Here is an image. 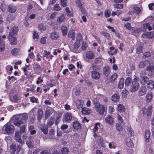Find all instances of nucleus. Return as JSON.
I'll return each instance as SVG.
<instances>
[{
	"label": "nucleus",
	"instance_id": "nucleus-1",
	"mask_svg": "<svg viewBox=\"0 0 154 154\" xmlns=\"http://www.w3.org/2000/svg\"><path fill=\"white\" fill-rule=\"evenodd\" d=\"M19 30L18 27L14 26L10 29V44L12 45H16L17 43V39L15 36L17 35Z\"/></svg>",
	"mask_w": 154,
	"mask_h": 154
},
{
	"label": "nucleus",
	"instance_id": "nucleus-2",
	"mask_svg": "<svg viewBox=\"0 0 154 154\" xmlns=\"http://www.w3.org/2000/svg\"><path fill=\"white\" fill-rule=\"evenodd\" d=\"M139 79V78L137 77L133 79L130 87V91L131 92H135L137 91L139 88L140 84Z\"/></svg>",
	"mask_w": 154,
	"mask_h": 154
},
{
	"label": "nucleus",
	"instance_id": "nucleus-3",
	"mask_svg": "<svg viewBox=\"0 0 154 154\" xmlns=\"http://www.w3.org/2000/svg\"><path fill=\"white\" fill-rule=\"evenodd\" d=\"M80 45V43L79 41H77L72 45L70 46V49L72 51L76 53H79L81 51V50L79 48Z\"/></svg>",
	"mask_w": 154,
	"mask_h": 154
},
{
	"label": "nucleus",
	"instance_id": "nucleus-4",
	"mask_svg": "<svg viewBox=\"0 0 154 154\" xmlns=\"http://www.w3.org/2000/svg\"><path fill=\"white\" fill-rule=\"evenodd\" d=\"M14 123L16 126L19 127L21 125L23 124V121L22 120L18 115H15L12 118Z\"/></svg>",
	"mask_w": 154,
	"mask_h": 154
},
{
	"label": "nucleus",
	"instance_id": "nucleus-5",
	"mask_svg": "<svg viewBox=\"0 0 154 154\" xmlns=\"http://www.w3.org/2000/svg\"><path fill=\"white\" fill-rule=\"evenodd\" d=\"M142 113L144 116H151L152 112V107L151 106H149L146 109H143L142 110Z\"/></svg>",
	"mask_w": 154,
	"mask_h": 154
},
{
	"label": "nucleus",
	"instance_id": "nucleus-6",
	"mask_svg": "<svg viewBox=\"0 0 154 154\" xmlns=\"http://www.w3.org/2000/svg\"><path fill=\"white\" fill-rule=\"evenodd\" d=\"M96 111L100 114L103 115L105 111V107L104 106L102 105L99 104L96 107H95Z\"/></svg>",
	"mask_w": 154,
	"mask_h": 154
},
{
	"label": "nucleus",
	"instance_id": "nucleus-7",
	"mask_svg": "<svg viewBox=\"0 0 154 154\" xmlns=\"http://www.w3.org/2000/svg\"><path fill=\"white\" fill-rule=\"evenodd\" d=\"M146 70L148 72L149 75L152 76L154 75V67L151 61L148 66L146 67Z\"/></svg>",
	"mask_w": 154,
	"mask_h": 154
},
{
	"label": "nucleus",
	"instance_id": "nucleus-8",
	"mask_svg": "<svg viewBox=\"0 0 154 154\" xmlns=\"http://www.w3.org/2000/svg\"><path fill=\"white\" fill-rule=\"evenodd\" d=\"M2 130L5 134H10V121L3 126Z\"/></svg>",
	"mask_w": 154,
	"mask_h": 154
},
{
	"label": "nucleus",
	"instance_id": "nucleus-9",
	"mask_svg": "<svg viewBox=\"0 0 154 154\" xmlns=\"http://www.w3.org/2000/svg\"><path fill=\"white\" fill-rule=\"evenodd\" d=\"M151 61L150 60H146L144 61H141L139 63L138 65L139 67L140 68H144L148 66L149 63H151Z\"/></svg>",
	"mask_w": 154,
	"mask_h": 154
},
{
	"label": "nucleus",
	"instance_id": "nucleus-10",
	"mask_svg": "<svg viewBox=\"0 0 154 154\" xmlns=\"http://www.w3.org/2000/svg\"><path fill=\"white\" fill-rule=\"evenodd\" d=\"M14 139L17 142L20 143V142H22L21 134L20 132H19L18 130H17L15 131Z\"/></svg>",
	"mask_w": 154,
	"mask_h": 154
},
{
	"label": "nucleus",
	"instance_id": "nucleus-11",
	"mask_svg": "<svg viewBox=\"0 0 154 154\" xmlns=\"http://www.w3.org/2000/svg\"><path fill=\"white\" fill-rule=\"evenodd\" d=\"M105 120L106 122L110 125H113L115 123L114 118L111 116H108L105 118Z\"/></svg>",
	"mask_w": 154,
	"mask_h": 154
},
{
	"label": "nucleus",
	"instance_id": "nucleus-12",
	"mask_svg": "<svg viewBox=\"0 0 154 154\" xmlns=\"http://www.w3.org/2000/svg\"><path fill=\"white\" fill-rule=\"evenodd\" d=\"M147 91L146 88L145 86H141L139 90L138 94L139 96H141L145 95Z\"/></svg>",
	"mask_w": 154,
	"mask_h": 154
},
{
	"label": "nucleus",
	"instance_id": "nucleus-13",
	"mask_svg": "<svg viewBox=\"0 0 154 154\" xmlns=\"http://www.w3.org/2000/svg\"><path fill=\"white\" fill-rule=\"evenodd\" d=\"M92 78L95 80L98 79L100 76V74L96 70H93L91 72Z\"/></svg>",
	"mask_w": 154,
	"mask_h": 154
},
{
	"label": "nucleus",
	"instance_id": "nucleus-14",
	"mask_svg": "<svg viewBox=\"0 0 154 154\" xmlns=\"http://www.w3.org/2000/svg\"><path fill=\"white\" fill-rule=\"evenodd\" d=\"M59 37V33L55 31L52 32L50 34V38L53 40H56Z\"/></svg>",
	"mask_w": 154,
	"mask_h": 154
},
{
	"label": "nucleus",
	"instance_id": "nucleus-15",
	"mask_svg": "<svg viewBox=\"0 0 154 154\" xmlns=\"http://www.w3.org/2000/svg\"><path fill=\"white\" fill-rule=\"evenodd\" d=\"M33 138L34 137L31 136H29L28 138V140L26 142V143L29 148L32 147L33 145L34 142Z\"/></svg>",
	"mask_w": 154,
	"mask_h": 154
},
{
	"label": "nucleus",
	"instance_id": "nucleus-16",
	"mask_svg": "<svg viewBox=\"0 0 154 154\" xmlns=\"http://www.w3.org/2000/svg\"><path fill=\"white\" fill-rule=\"evenodd\" d=\"M65 121L69 122L72 120L73 116L70 112H67L64 115Z\"/></svg>",
	"mask_w": 154,
	"mask_h": 154
},
{
	"label": "nucleus",
	"instance_id": "nucleus-17",
	"mask_svg": "<svg viewBox=\"0 0 154 154\" xmlns=\"http://www.w3.org/2000/svg\"><path fill=\"white\" fill-rule=\"evenodd\" d=\"M72 126L74 129L78 130L80 129L81 127V124L76 121L73 122Z\"/></svg>",
	"mask_w": 154,
	"mask_h": 154
},
{
	"label": "nucleus",
	"instance_id": "nucleus-18",
	"mask_svg": "<svg viewBox=\"0 0 154 154\" xmlns=\"http://www.w3.org/2000/svg\"><path fill=\"white\" fill-rule=\"evenodd\" d=\"M110 72V68L108 66H106L103 68V73L106 77L109 75Z\"/></svg>",
	"mask_w": 154,
	"mask_h": 154
},
{
	"label": "nucleus",
	"instance_id": "nucleus-19",
	"mask_svg": "<svg viewBox=\"0 0 154 154\" xmlns=\"http://www.w3.org/2000/svg\"><path fill=\"white\" fill-rule=\"evenodd\" d=\"M86 55L87 58L89 60L93 59L95 57L94 53L91 51L87 52Z\"/></svg>",
	"mask_w": 154,
	"mask_h": 154
},
{
	"label": "nucleus",
	"instance_id": "nucleus-20",
	"mask_svg": "<svg viewBox=\"0 0 154 154\" xmlns=\"http://www.w3.org/2000/svg\"><path fill=\"white\" fill-rule=\"evenodd\" d=\"M43 115V112L42 109H39L38 112L37 119L39 122H41V120Z\"/></svg>",
	"mask_w": 154,
	"mask_h": 154
},
{
	"label": "nucleus",
	"instance_id": "nucleus-21",
	"mask_svg": "<svg viewBox=\"0 0 154 154\" xmlns=\"http://www.w3.org/2000/svg\"><path fill=\"white\" fill-rule=\"evenodd\" d=\"M82 113L85 115H89L91 112V109L86 107L82 108Z\"/></svg>",
	"mask_w": 154,
	"mask_h": 154
},
{
	"label": "nucleus",
	"instance_id": "nucleus-22",
	"mask_svg": "<svg viewBox=\"0 0 154 154\" xmlns=\"http://www.w3.org/2000/svg\"><path fill=\"white\" fill-rule=\"evenodd\" d=\"M21 118L22 121L26 120L28 117V115L27 113H24L18 115Z\"/></svg>",
	"mask_w": 154,
	"mask_h": 154
},
{
	"label": "nucleus",
	"instance_id": "nucleus-23",
	"mask_svg": "<svg viewBox=\"0 0 154 154\" xmlns=\"http://www.w3.org/2000/svg\"><path fill=\"white\" fill-rule=\"evenodd\" d=\"M152 97V93L151 92H148L146 97V102L148 103L150 102L151 100Z\"/></svg>",
	"mask_w": 154,
	"mask_h": 154
},
{
	"label": "nucleus",
	"instance_id": "nucleus-24",
	"mask_svg": "<svg viewBox=\"0 0 154 154\" xmlns=\"http://www.w3.org/2000/svg\"><path fill=\"white\" fill-rule=\"evenodd\" d=\"M40 129L46 135L48 133V128L47 127L44 125L41 126Z\"/></svg>",
	"mask_w": 154,
	"mask_h": 154
},
{
	"label": "nucleus",
	"instance_id": "nucleus-25",
	"mask_svg": "<svg viewBox=\"0 0 154 154\" xmlns=\"http://www.w3.org/2000/svg\"><path fill=\"white\" fill-rule=\"evenodd\" d=\"M62 34L63 36L66 35L68 31L67 27L65 26H62L61 27Z\"/></svg>",
	"mask_w": 154,
	"mask_h": 154
},
{
	"label": "nucleus",
	"instance_id": "nucleus-26",
	"mask_svg": "<svg viewBox=\"0 0 154 154\" xmlns=\"http://www.w3.org/2000/svg\"><path fill=\"white\" fill-rule=\"evenodd\" d=\"M124 79L123 78H121L118 85V88L120 89H122L124 87Z\"/></svg>",
	"mask_w": 154,
	"mask_h": 154
},
{
	"label": "nucleus",
	"instance_id": "nucleus-27",
	"mask_svg": "<svg viewBox=\"0 0 154 154\" xmlns=\"http://www.w3.org/2000/svg\"><path fill=\"white\" fill-rule=\"evenodd\" d=\"M126 143L127 146L129 147H132L133 146V143L130 137H127L126 139Z\"/></svg>",
	"mask_w": 154,
	"mask_h": 154
},
{
	"label": "nucleus",
	"instance_id": "nucleus-28",
	"mask_svg": "<svg viewBox=\"0 0 154 154\" xmlns=\"http://www.w3.org/2000/svg\"><path fill=\"white\" fill-rule=\"evenodd\" d=\"M83 104L84 102L82 100H78L76 102V104L78 109L82 108Z\"/></svg>",
	"mask_w": 154,
	"mask_h": 154
},
{
	"label": "nucleus",
	"instance_id": "nucleus-29",
	"mask_svg": "<svg viewBox=\"0 0 154 154\" xmlns=\"http://www.w3.org/2000/svg\"><path fill=\"white\" fill-rule=\"evenodd\" d=\"M120 99V97L119 95L116 94H115L113 95L112 97V100L114 102H117L119 101Z\"/></svg>",
	"mask_w": 154,
	"mask_h": 154
},
{
	"label": "nucleus",
	"instance_id": "nucleus-30",
	"mask_svg": "<svg viewBox=\"0 0 154 154\" xmlns=\"http://www.w3.org/2000/svg\"><path fill=\"white\" fill-rule=\"evenodd\" d=\"M147 87L152 89L154 88V81L152 80H149L147 83Z\"/></svg>",
	"mask_w": 154,
	"mask_h": 154
},
{
	"label": "nucleus",
	"instance_id": "nucleus-31",
	"mask_svg": "<svg viewBox=\"0 0 154 154\" xmlns=\"http://www.w3.org/2000/svg\"><path fill=\"white\" fill-rule=\"evenodd\" d=\"M53 110L52 109L46 110L45 112V116L46 119H48L50 116L53 113Z\"/></svg>",
	"mask_w": 154,
	"mask_h": 154
},
{
	"label": "nucleus",
	"instance_id": "nucleus-32",
	"mask_svg": "<svg viewBox=\"0 0 154 154\" xmlns=\"http://www.w3.org/2000/svg\"><path fill=\"white\" fill-rule=\"evenodd\" d=\"M118 109L120 113H123L125 111V107L121 104H119L117 106Z\"/></svg>",
	"mask_w": 154,
	"mask_h": 154
},
{
	"label": "nucleus",
	"instance_id": "nucleus-33",
	"mask_svg": "<svg viewBox=\"0 0 154 154\" xmlns=\"http://www.w3.org/2000/svg\"><path fill=\"white\" fill-rule=\"evenodd\" d=\"M75 32L73 30H70L68 33V37L69 38H72V40H74L75 39Z\"/></svg>",
	"mask_w": 154,
	"mask_h": 154
},
{
	"label": "nucleus",
	"instance_id": "nucleus-34",
	"mask_svg": "<svg viewBox=\"0 0 154 154\" xmlns=\"http://www.w3.org/2000/svg\"><path fill=\"white\" fill-rule=\"evenodd\" d=\"M65 16L64 14H62L61 16L59 17L57 19V21L59 23H61L64 21Z\"/></svg>",
	"mask_w": 154,
	"mask_h": 154
},
{
	"label": "nucleus",
	"instance_id": "nucleus-35",
	"mask_svg": "<svg viewBox=\"0 0 154 154\" xmlns=\"http://www.w3.org/2000/svg\"><path fill=\"white\" fill-rule=\"evenodd\" d=\"M145 138L146 142H149V139L150 137V132L149 131L147 130L145 131Z\"/></svg>",
	"mask_w": 154,
	"mask_h": 154
},
{
	"label": "nucleus",
	"instance_id": "nucleus-36",
	"mask_svg": "<svg viewBox=\"0 0 154 154\" xmlns=\"http://www.w3.org/2000/svg\"><path fill=\"white\" fill-rule=\"evenodd\" d=\"M16 144L15 143H12L10 146V152H11V154H14L16 151Z\"/></svg>",
	"mask_w": 154,
	"mask_h": 154
},
{
	"label": "nucleus",
	"instance_id": "nucleus-37",
	"mask_svg": "<svg viewBox=\"0 0 154 154\" xmlns=\"http://www.w3.org/2000/svg\"><path fill=\"white\" fill-rule=\"evenodd\" d=\"M68 127V125H67L64 124L62 125L60 127V128L64 131L65 133H67L69 132L68 130L65 131L66 130Z\"/></svg>",
	"mask_w": 154,
	"mask_h": 154
},
{
	"label": "nucleus",
	"instance_id": "nucleus-38",
	"mask_svg": "<svg viewBox=\"0 0 154 154\" xmlns=\"http://www.w3.org/2000/svg\"><path fill=\"white\" fill-rule=\"evenodd\" d=\"M10 100L12 102H17L20 100L19 98L17 95H15L13 96L12 97L10 98Z\"/></svg>",
	"mask_w": 154,
	"mask_h": 154
},
{
	"label": "nucleus",
	"instance_id": "nucleus-39",
	"mask_svg": "<svg viewBox=\"0 0 154 154\" xmlns=\"http://www.w3.org/2000/svg\"><path fill=\"white\" fill-rule=\"evenodd\" d=\"M127 129L128 131V134L130 136H131L134 135V131L133 130L131 129V127L128 125L127 127Z\"/></svg>",
	"mask_w": 154,
	"mask_h": 154
},
{
	"label": "nucleus",
	"instance_id": "nucleus-40",
	"mask_svg": "<svg viewBox=\"0 0 154 154\" xmlns=\"http://www.w3.org/2000/svg\"><path fill=\"white\" fill-rule=\"evenodd\" d=\"M132 82V79L130 77L127 78L125 80V85L129 86Z\"/></svg>",
	"mask_w": 154,
	"mask_h": 154
},
{
	"label": "nucleus",
	"instance_id": "nucleus-41",
	"mask_svg": "<svg viewBox=\"0 0 154 154\" xmlns=\"http://www.w3.org/2000/svg\"><path fill=\"white\" fill-rule=\"evenodd\" d=\"M69 151V150L66 147L63 148L61 150V154H67Z\"/></svg>",
	"mask_w": 154,
	"mask_h": 154
},
{
	"label": "nucleus",
	"instance_id": "nucleus-42",
	"mask_svg": "<svg viewBox=\"0 0 154 154\" xmlns=\"http://www.w3.org/2000/svg\"><path fill=\"white\" fill-rule=\"evenodd\" d=\"M117 78V74L116 73H114L112 75L110 79V81L112 82H114Z\"/></svg>",
	"mask_w": 154,
	"mask_h": 154
},
{
	"label": "nucleus",
	"instance_id": "nucleus-43",
	"mask_svg": "<svg viewBox=\"0 0 154 154\" xmlns=\"http://www.w3.org/2000/svg\"><path fill=\"white\" fill-rule=\"evenodd\" d=\"M142 77L143 78H142L141 82L142 83L143 82V84L145 85V84L147 83H148L147 82L149 81V78L146 76Z\"/></svg>",
	"mask_w": 154,
	"mask_h": 154
},
{
	"label": "nucleus",
	"instance_id": "nucleus-44",
	"mask_svg": "<svg viewBox=\"0 0 154 154\" xmlns=\"http://www.w3.org/2000/svg\"><path fill=\"white\" fill-rule=\"evenodd\" d=\"M19 51V50L17 48H14L11 51V53L14 56H16L17 54Z\"/></svg>",
	"mask_w": 154,
	"mask_h": 154
},
{
	"label": "nucleus",
	"instance_id": "nucleus-45",
	"mask_svg": "<svg viewBox=\"0 0 154 154\" xmlns=\"http://www.w3.org/2000/svg\"><path fill=\"white\" fill-rule=\"evenodd\" d=\"M5 49V44L2 41L0 40V51H3Z\"/></svg>",
	"mask_w": 154,
	"mask_h": 154
},
{
	"label": "nucleus",
	"instance_id": "nucleus-46",
	"mask_svg": "<svg viewBox=\"0 0 154 154\" xmlns=\"http://www.w3.org/2000/svg\"><path fill=\"white\" fill-rule=\"evenodd\" d=\"M53 9L54 11H59L61 10V8L59 4H56L54 5Z\"/></svg>",
	"mask_w": 154,
	"mask_h": 154
},
{
	"label": "nucleus",
	"instance_id": "nucleus-47",
	"mask_svg": "<svg viewBox=\"0 0 154 154\" xmlns=\"http://www.w3.org/2000/svg\"><path fill=\"white\" fill-rule=\"evenodd\" d=\"M38 29L41 32H43L46 30V27L43 24H40L38 25Z\"/></svg>",
	"mask_w": 154,
	"mask_h": 154
},
{
	"label": "nucleus",
	"instance_id": "nucleus-48",
	"mask_svg": "<svg viewBox=\"0 0 154 154\" xmlns=\"http://www.w3.org/2000/svg\"><path fill=\"white\" fill-rule=\"evenodd\" d=\"M26 126L24 125H23L21 126L20 128V130H18L19 132H20L21 134L24 133L26 131Z\"/></svg>",
	"mask_w": 154,
	"mask_h": 154
},
{
	"label": "nucleus",
	"instance_id": "nucleus-49",
	"mask_svg": "<svg viewBox=\"0 0 154 154\" xmlns=\"http://www.w3.org/2000/svg\"><path fill=\"white\" fill-rule=\"evenodd\" d=\"M22 138H21V140L22 141L20 142V144H23L24 143V142L25 140L26 139V138L28 137V134H24L22 136Z\"/></svg>",
	"mask_w": 154,
	"mask_h": 154
},
{
	"label": "nucleus",
	"instance_id": "nucleus-50",
	"mask_svg": "<svg viewBox=\"0 0 154 154\" xmlns=\"http://www.w3.org/2000/svg\"><path fill=\"white\" fill-rule=\"evenodd\" d=\"M75 2L77 7L79 8L82 7V4L80 0H76Z\"/></svg>",
	"mask_w": 154,
	"mask_h": 154
},
{
	"label": "nucleus",
	"instance_id": "nucleus-51",
	"mask_svg": "<svg viewBox=\"0 0 154 154\" xmlns=\"http://www.w3.org/2000/svg\"><path fill=\"white\" fill-rule=\"evenodd\" d=\"M88 47V45L85 42H83L82 44L81 48L82 50H85Z\"/></svg>",
	"mask_w": 154,
	"mask_h": 154
},
{
	"label": "nucleus",
	"instance_id": "nucleus-52",
	"mask_svg": "<svg viewBox=\"0 0 154 154\" xmlns=\"http://www.w3.org/2000/svg\"><path fill=\"white\" fill-rule=\"evenodd\" d=\"M67 3V0H61L60 5L63 7H66V6Z\"/></svg>",
	"mask_w": 154,
	"mask_h": 154
},
{
	"label": "nucleus",
	"instance_id": "nucleus-53",
	"mask_svg": "<svg viewBox=\"0 0 154 154\" xmlns=\"http://www.w3.org/2000/svg\"><path fill=\"white\" fill-rule=\"evenodd\" d=\"M100 33L102 35L105 36L107 39H109L110 37V35L109 33L104 32H100Z\"/></svg>",
	"mask_w": 154,
	"mask_h": 154
},
{
	"label": "nucleus",
	"instance_id": "nucleus-54",
	"mask_svg": "<svg viewBox=\"0 0 154 154\" xmlns=\"http://www.w3.org/2000/svg\"><path fill=\"white\" fill-rule=\"evenodd\" d=\"M154 36V33L152 32H149L146 34V37L148 38H152Z\"/></svg>",
	"mask_w": 154,
	"mask_h": 154
},
{
	"label": "nucleus",
	"instance_id": "nucleus-55",
	"mask_svg": "<svg viewBox=\"0 0 154 154\" xmlns=\"http://www.w3.org/2000/svg\"><path fill=\"white\" fill-rule=\"evenodd\" d=\"M33 66L34 68L36 69L37 70H39L41 68L40 65L37 63H35L33 64Z\"/></svg>",
	"mask_w": 154,
	"mask_h": 154
},
{
	"label": "nucleus",
	"instance_id": "nucleus-56",
	"mask_svg": "<svg viewBox=\"0 0 154 154\" xmlns=\"http://www.w3.org/2000/svg\"><path fill=\"white\" fill-rule=\"evenodd\" d=\"M134 13L137 14H138L140 12V9L139 8L137 7H134Z\"/></svg>",
	"mask_w": 154,
	"mask_h": 154
},
{
	"label": "nucleus",
	"instance_id": "nucleus-57",
	"mask_svg": "<svg viewBox=\"0 0 154 154\" xmlns=\"http://www.w3.org/2000/svg\"><path fill=\"white\" fill-rule=\"evenodd\" d=\"M54 123L53 119H50L47 123L48 127H51Z\"/></svg>",
	"mask_w": 154,
	"mask_h": 154
},
{
	"label": "nucleus",
	"instance_id": "nucleus-58",
	"mask_svg": "<svg viewBox=\"0 0 154 154\" xmlns=\"http://www.w3.org/2000/svg\"><path fill=\"white\" fill-rule=\"evenodd\" d=\"M105 16L106 17H109L110 15V11L109 10H107L105 12Z\"/></svg>",
	"mask_w": 154,
	"mask_h": 154
},
{
	"label": "nucleus",
	"instance_id": "nucleus-59",
	"mask_svg": "<svg viewBox=\"0 0 154 154\" xmlns=\"http://www.w3.org/2000/svg\"><path fill=\"white\" fill-rule=\"evenodd\" d=\"M117 119L119 122V123H123V121L122 119V117L119 114H117Z\"/></svg>",
	"mask_w": 154,
	"mask_h": 154
},
{
	"label": "nucleus",
	"instance_id": "nucleus-60",
	"mask_svg": "<svg viewBox=\"0 0 154 154\" xmlns=\"http://www.w3.org/2000/svg\"><path fill=\"white\" fill-rule=\"evenodd\" d=\"M150 55V53L149 52H146L143 54V58L145 59L146 57H149Z\"/></svg>",
	"mask_w": 154,
	"mask_h": 154
},
{
	"label": "nucleus",
	"instance_id": "nucleus-61",
	"mask_svg": "<svg viewBox=\"0 0 154 154\" xmlns=\"http://www.w3.org/2000/svg\"><path fill=\"white\" fill-rule=\"evenodd\" d=\"M102 58L100 57H97L94 59V62L95 63H98L101 62Z\"/></svg>",
	"mask_w": 154,
	"mask_h": 154
},
{
	"label": "nucleus",
	"instance_id": "nucleus-62",
	"mask_svg": "<svg viewBox=\"0 0 154 154\" xmlns=\"http://www.w3.org/2000/svg\"><path fill=\"white\" fill-rule=\"evenodd\" d=\"M40 153V154H51V152L48 150H45L42 151Z\"/></svg>",
	"mask_w": 154,
	"mask_h": 154
},
{
	"label": "nucleus",
	"instance_id": "nucleus-63",
	"mask_svg": "<svg viewBox=\"0 0 154 154\" xmlns=\"http://www.w3.org/2000/svg\"><path fill=\"white\" fill-rule=\"evenodd\" d=\"M79 9V10L84 15H86L87 12L86 10H85L84 8L82 7Z\"/></svg>",
	"mask_w": 154,
	"mask_h": 154
},
{
	"label": "nucleus",
	"instance_id": "nucleus-64",
	"mask_svg": "<svg viewBox=\"0 0 154 154\" xmlns=\"http://www.w3.org/2000/svg\"><path fill=\"white\" fill-rule=\"evenodd\" d=\"M47 37H44L42 38L40 40V42L42 44H45L46 43V40Z\"/></svg>",
	"mask_w": 154,
	"mask_h": 154
}]
</instances>
